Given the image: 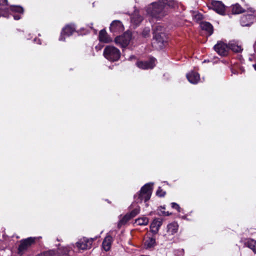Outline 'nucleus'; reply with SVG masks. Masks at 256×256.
<instances>
[{
    "label": "nucleus",
    "mask_w": 256,
    "mask_h": 256,
    "mask_svg": "<svg viewBox=\"0 0 256 256\" xmlns=\"http://www.w3.org/2000/svg\"><path fill=\"white\" fill-rule=\"evenodd\" d=\"M36 238V237H30L22 240L18 248V254L20 256L23 255L31 246L34 243Z\"/></svg>",
    "instance_id": "39448f33"
},
{
    "label": "nucleus",
    "mask_w": 256,
    "mask_h": 256,
    "mask_svg": "<svg viewBox=\"0 0 256 256\" xmlns=\"http://www.w3.org/2000/svg\"><path fill=\"white\" fill-rule=\"evenodd\" d=\"M196 18L198 19V20H200L202 18V16L200 14H198L197 16H196Z\"/></svg>",
    "instance_id": "72a5a7b5"
},
{
    "label": "nucleus",
    "mask_w": 256,
    "mask_h": 256,
    "mask_svg": "<svg viewBox=\"0 0 256 256\" xmlns=\"http://www.w3.org/2000/svg\"><path fill=\"white\" fill-rule=\"evenodd\" d=\"M140 212V207L136 206V208L132 210L129 214H126L124 218L119 222L118 226L125 224L131 218L134 217Z\"/></svg>",
    "instance_id": "1a4fd4ad"
},
{
    "label": "nucleus",
    "mask_w": 256,
    "mask_h": 256,
    "mask_svg": "<svg viewBox=\"0 0 256 256\" xmlns=\"http://www.w3.org/2000/svg\"><path fill=\"white\" fill-rule=\"evenodd\" d=\"M166 194V192L163 191L159 187L156 191V195L159 196H164Z\"/></svg>",
    "instance_id": "c756f323"
},
{
    "label": "nucleus",
    "mask_w": 256,
    "mask_h": 256,
    "mask_svg": "<svg viewBox=\"0 0 256 256\" xmlns=\"http://www.w3.org/2000/svg\"><path fill=\"white\" fill-rule=\"evenodd\" d=\"M162 224V222L160 219H154L150 224V228L151 232L153 234H156L158 232Z\"/></svg>",
    "instance_id": "f3484780"
},
{
    "label": "nucleus",
    "mask_w": 256,
    "mask_h": 256,
    "mask_svg": "<svg viewBox=\"0 0 256 256\" xmlns=\"http://www.w3.org/2000/svg\"><path fill=\"white\" fill-rule=\"evenodd\" d=\"M253 66H254V70H256V64H254Z\"/></svg>",
    "instance_id": "c9c22d12"
},
{
    "label": "nucleus",
    "mask_w": 256,
    "mask_h": 256,
    "mask_svg": "<svg viewBox=\"0 0 256 256\" xmlns=\"http://www.w3.org/2000/svg\"><path fill=\"white\" fill-rule=\"evenodd\" d=\"M172 207L174 208H175L177 210L178 212H180V207L178 204H177L176 202H172Z\"/></svg>",
    "instance_id": "7c9ffc66"
},
{
    "label": "nucleus",
    "mask_w": 256,
    "mask_h": 256,
    "mask_svg": "<svg viewBox=\"0 0 256 256\" xmlns=\"http://www.w3.org/2000/svg\"><path fill=\"white\" fill-rule=\"evenodd\" d=\"M245 245L256 254V240L253 239L248 240L245 242Z\"/></svg>",
    "instance_id": "5701e85b"
},
{
    "label": "nucleus",
    "mask_w": 256,
    "mask_h": 256,
    "mask_svg": "<svg viewBox=\"0 0 256 256\" xmlns=\"http://www.w3.org/2000/svg\"><path fill=\"white\" fill-rule=\"evenodd\" d=\"M162 28L158 26L154 30V46L158 49L162 48L167 43V38L166 34L162 32Z\"/></svg>",
    "instance_id": "f03ea898"
},
{
    "label": "nucleus",
    "mask_w": 256,
    "mask_h": 256,
    "mask_svg": "<svg viewBox=\"0 0 256 256\" xmlns=\"http://www.w3.org/2000/svg\"><path fill=\"white\" fill-rule=\"evenodd\" d=\"M164 215H166V216H168V215H169V214H168V212H167L166 214V213H164Z\"/></svg>",
    "instance_id": "e433bc0d"
},
{
    "label": "nucleus",
    "mask_w": 256,
    "mask_h": 256,
    "mask_svg": "<svg viewBox=\"0 0 256 256\" xmlns=\"http://www.w3.org/2000/svg\"><path fill=\"white\" fill-rule=\"evenodd\" d=\"M200 26L202 30L207 32L209 36L213 33V26L210 22H202L200 24Z\"/></svg>",
    "instance_id": "aec40b11"
},
{
    "label": "nucleus",
    "mask_w": 256,
    "mask_h": 256,
    "mask_svg": "<svg viewBox=\"0 0 256 256\" xmlns=\"http://www.w3.org/2000/svg\"><path fill=\"white\" fill-rule=\"evenodd\" d=\"M22 14H18L14 15V18L16 20H18L21 18V16Z\"/></svg>",
    "instance_id": "2f4dec72"
},
{
    "label": "nucleus",
    "mask_w": 256,
    "mask_h": 256,
    "mask_svg": "<svg viewBox=\"0 0 256 256\" xmlns=\"http://www.w3.org/2000/svg\"><path fill=\"white\" fill-rule=\"evenodd\" d=\"M132 206H134V204H132Z\"/></svg>",
    "instance_id": "58836bf2"
},
{
    "label": "nucleus",
    "mask_w": 256,
    "mask_h": 256,
    "mask_svg": "<svg viewBox=\"0 0 256 256\" xmlns=\"http://www.w3.org/2000/svg\"><path fill=\"white\" fill-rule=\"evenodd\" d=\"M10 10L12 12H17L20 14H23L24 9L22 7L18 6H12L10 7Z\"/></svg>",
    "instance_id": "bb28decb"
},
{
    "label": "nucleus",
    "mask_w": 256,
    "mask_h": 256,
    "mask_svg": "<svg viewBox=\"0 0 256 256\" xmlns=\"http://www.w3.org/2000/svg\"><path fill=\"white\" fill-rule=\"evenodd\" d=\"M156 60L154 58H150L148 61L138 62L136 66L140 68L146 70L152 68L156 65L155 62Z\"/></svg>",
    "instance_id": "9b49d317"
},
{
    "label": "nucleus",
    "mask_w": 256,
    "mask_h": 256,
    "mask_svg": "<svg viewBox=\"0 0 256 256\" xmlns=\"http://www.w3.org/2000/svg\"><path fill=\"white\" fill-rule=\"evenodd\" d=\"M174 5L175 2L173 0H158L149 5L146 12L152 17L160 19L166 14L168 8L174 7Z\"/></svg>",
    "instance_id": "f257e3e1"
},
{
    "label": "nucleus",
    "mask_w": 256,
    "mask_h": 256,
    "mask_svg": "<svg viewBox=\"0 0 256 256\" xmlns=\"http://www.w3.org/2000/svg\"><path fill=\"white\" fill-rule=\"evenodd\" d=\"M99 40L100 42L107 43L111 41L110 38L108 36L104 30H101L99 32Z\"/></svg>",
    "instance_id": "412c9836"
},
{
    "label": "nucleus",
    "mask_w": 256,
    "mask_h": 256,
    "mask_svg": "<svg viewBox=\"0 0 256 256\" xmlns=\"http://www.w3.org/2000/svg\"><path fill=\"white\" fill-rule=\"evenodd\" d=\"M76 28L74 24H69L66 26L62 30L60 36L59 38L60 40L64 41L65 38L64 36H70L75 31Z\"/></svg>",
    "instance_id": "9d476101"
},
{
    "label": "nucleus",
    "mask_w": 256,
    "mask_h": 256,
    "mask_svg": "<svg viewBox=\"0 0 256 256\" xmlns=\"http://www.w3.org/2000/svg\"><path fill=\"white\" fill-rule=\"evenodd\" d=\"M229 49H231L235 52H240L242 50V46L237 42H230L228 44Z\"/></svg>",
    "instance_id": "a211bd4d"
},
{
    "label": "nucleus",
    "mask_w": 256,
    "mask_h": 256,
    "mask_svg": "<svg viewBox=\"0 0 256 256\" xmlns=\"http://www.w3.org/2000/svg\"><path fill=\"white\" fill-rule=\"evenodd\" d=\"M112 240V238L110 235H108L105 238L102 244V248L104 250L108 251L110 250Z\"/></svg>",
    "instance_id": "6ab92c4d"
},
{
    "label": "nucleus",
    "mask_w": 256,
    "mask_h": 256,
    "mask_svg": "<svg viewBox=\"0 0 256 256\" xmlns=\"http://www.w3.org/2000/svg\"><path fill=\"white\" fill-rule=\"evenodd\" d=\"M232 12L234 14H239L244 12V10L239 4H236L232 6Z\"/></svg>",
    "instance_id": "b1692460"
},
{
    "label": "nucleus",
    "mask_w": 256,
    "mask_h": 256,
    "mask_svg": "<svg viewBox=\"0 0 256 256\" xmlns=\"http://www.w3.org/2000/svg\"><path fill=\"white\" fill-rule=\"evenodd\" d=\"M152 184H146L142 188L140 192L134 195V202L136 203H140L142 201L144 202L148 200L152 193Z\"/></svg>",
    "instance_id": "7ed1b4c3"
},
{
    "label": "nucleus",
    "mask_w": 256,
    "mask_h": 256,
    "mask_svg": "<svg viewBox=\"0 0 256 256\" xmlns=\"http://www.w3.org/2000/svg\"><path fill=\"white\" fill-rule=\"evenodd\" d=\"M254 48L255 52L256 53V42H255L254 45Z\"/></svg>",
    "instance_id": "f704fd0d"
},
{
    "label": "nucleus",
    "mask_w": 256,
    "mask_h": 256,
    "mask_svg": "<svg viewBox=\"0 0 256 256\" xmlns=\"http://www.w3.org/2000/svg\"><path fill=\"white\" fill-rule=\"evenodd\" d=\"M7 2V0H0V5H6Z\"/></svg>",
    "instance_id": "473e14b6"
},
{
    "label": "nucleus",
    "mask_w": 256,
    "mask_h": 256,
    "mask_svg": "<svg viewBox=\"0 0 256 256\" xmlns=\"http://www.w3.org/2000/svg\"><path fill=\"white\" fill-rule=\"evenodd\" d=\"M188 80L192 84H197L200 80V75L198 73L192 71L186 74Z\"/></svg>",
    "instance_id": "dca6fc26"
},
{
    "label": "nucleus",
    "mask_w": 256,
    "mask_h": 256,
    "mask_svg": "<svg viewBox=\"0 0 256 256\" xmlns=\"http://www.w3.org/2000/svg\"><path fill=\"white\" fill-rule=\"evenodd\" d=\"M148 223V220L146 217L140 218L135 220V224L138 226H146Z\"/></svg>",
    "instance_id": "393cba45"
},
{
    "label": "nucleus",
    "mask_w": 256,
    "mask_h": 256,
    "mask_svg": "<svg viewBox=\"0 0 256 256\" xmlns=\"http://www.w3.org/2000/svg\"><path fill=\"white\" fill-rule=\"evenodd\" d=\"M176 256H184V250L179 249L175 250Z\"/></svg>",
    "instance_id": "c85d7f7f"
},
{
    "label": "nucleus",
    "mask_w": 256,
    "mask_h": 256,
    "mask_svg": "<svg viewBox=\"0 0 256 256\" xmlns=\"http://www.w3.org/2000/svg\"><path fill=\"white\" fill-rule=\"evenodd\" d=\"M131 40V34L129 32H125L123 35L116 36L115 42L122 48L126 47Z\"/></svg>",
    "instance_id": "423d86ee"
},
{
    "label": "nucleus",
    "mask_w": 256,
    "mask_h": 256,
    "mask_svg": "<svg viewBox=\"0 0 256 256\" xmlns=\"http://www.w3.org/2000/svg\"><path fill=\"white\" fill-rule=\"evenodd\" d=\"M254 16L252 15H246L242 16L240 20V22L242 26H247L251 25L253 22Z\"/></svg>",
    "instance_id": "2eb2a0df"
},
{
    "label": "nucleus",
    "mask_w": 256,
    "mask_h": 256,
    "mask_svg": "<svg viewBox=\"0 0 256 256\" xmlns=\"http://www.w3.org/2000/svg\"><path fill=\"white\" fill-rule=\"evenodd\" d=\"M167 232L170 234H174L178 230V224L176 222H172L168 225Z\"/></svg>",
    "instance_id": "4be33fe9"
},
{
    "label": "nucleus",
    "mask_w": 256,
    "mask_h": 256,
    "mask_svg": "<svg viewBox=\"0 0 256 256\" xmlns=\"http://www.w3.org/2000/svg\"><path fill=\"white\" fill-rule=\"evenodd\" d=\"M143 16L138 11H135L130 16V22L134 28L138 26L143 20Z\"/></svg>",
    "instance_id": "f8f14e48"
},
{
    "label": "nucleus",
    "mask_w": 256,
    "mask_h": 256,
    "mask_svg": "<svg viewBox=\"0 0 256 256\" xmlns=\"http://www.w3.org/2000/svg\"><path fill=\"white\" fill-rule=\"evenodd\" d=\"M155 239L152 238H149L148 240H146L144 246L146 248H150L155 245Z\"/></svg>",
    "instance_id": "a878e982"
},
{
    "label": "nucleus",
    "mask_w": 256,
    "mask_h": 256,
    "mask_svg": "<svg viewBox=\"0 0 256 256\" xmlns=\"http://www.w3.org/2000/svg\"><path fill=\"white\" fill-rule=\"evenodd\" d=\"M65 250H66L67 251V254L66 256H68V254L69 252V248L67 247H62L58 249V251L56 252V254L57 256H62L64 254Z\"/></svg>",
    "instance_id": "cd10ccee"
},
{
    "label": "nucleus",
    "mask_w": 256,
    "mask_h": 256,
    "mask_svg": "<svg viewBox=\"0 0 256 256\" xmlns=\"http://www.w3.org/2000/svg\"><path fill=\"white\" fill-rule=\"evenodd\" d=\"M104 57L110 61H116L120 58V54L119 50L114 46H109L105 48L104 50Z\"/></svg>",
    "instance_id": "20e7f679"
},
{
    "label": "nucleus",
    "mask_w": 256,
    "mask_h": 256,
    "mask_svg": "<svg viewBox=\"0 0 256 256\" xmlns=\"http://www.w3.org/2000/svg\"><path fill=\"white\" fill-rule=\"evenodd\" d=\"M95 238L88 239L84 238L80 240L76 243V246L78 250H86L91 248L92 244Z\"/></svg>",
    "instance_id": "0eeeda50"
},
{
    "label": "nucleus",
    "mask_w": 256,
    "mask_h": 256,
    "mask_svg": "<svg viewBox=\"0 0 256 256\" xmlns=\"http://www.w3.org/2000/svg\"><path fill=\"white\" fill-rule=\"evenodd\" d=\"M214 50L220 56H226L229 50L228 46L222 42H219L214 46Z\"/></svg>",
    "instance_id": "6e6552de"
},
{
    "label": "nucleus",
    "mask_w": 256,
    "mask_h": 256,
    "mask_svg": "<svg viewBox=\"0 0 256 256\" xmlns=\"http://www.w3.org/2000/svg\"><path fill=\"white\" fill-rule=\"evenodd\" d=\"M39 44H40V40H38V42Z\"/></svg>",
    "instance_id": "4c0bfd02"
},
{
    "label": "nucleus",
    "mask_w": 256,
    "mask_h": 256,
    "mask_svg": "<svg viewBox=\"0 0 256 256\" xmlns=\"http://www.w3.org/2000/svg\"><path fill=\"white\" fill-rule=\"evenodd\" d=\"M110 29L112 32L118 33L122 32L124 28L122 23L120 21L114 20L111 24Z\"/></svg>",
    "instance_id": "ddd939ff"
},
{
    "label": "nucleus",
    "mask_w": 256,
    "mask_h": 256,
    "mask_svg": "<svg viewBox=\"0 0 256 256\" xmlns=\"http://www.w3.org/2000/svg\"><path fill=\"white\" fill-rule=\"evenodd\" d=\"M213 10L217 13L220 14H224L226 7L220 1H214L212 3Z\"/></svg>",
    "instance_id": "4468645a"
}]
</instances>
